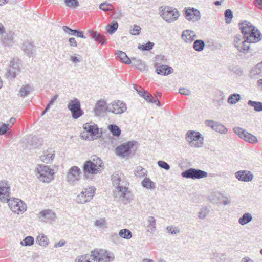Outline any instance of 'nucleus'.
Listing matches in <instances>:
<instances>
[{
	"instance_id": "f257e3e1",
	"label": "nucleus",
	"mask_w": 262,
	"mask_h": 262,
	"mask_svg": "<svg viewBox=\"0 0 262 262\" xmlns=\"http://www.w3.org/2000/svg\"><path fill=\"white\" fill-rule=\"evenodd\" d=\"M242 35H236L233 40L235 47L241 52L246 53L250 43H256L261 39L260 32L251 23L245 21L239 24Z\"/></svg>"
},
{
	"instance_id": "f03ea898",
	"label": "nucleus",
	"mask_w": 262,
	"mask_h": 262,
	"mask_svg": "<svg viewBox=\"0 0 262 262\" xmlns=\"http://www.w3.org/2000/svg\"><path fill=\"white\" fill-rule=\"evenodd\" d=\"M112 181L114 186L118 191L119 197L125 198L128 189V183L124 175L120 171L115 172L112 176Z\"/></svg>"
},
{
	"instance_id": "7ed1b4c3",
	"label": "nucleus",
	"mask_w": 262,
	"mask_h": 262,
	"mask_svg": "<svg viewBox=\"0 0 262 262\" xmlns=\"http://www.w3.org/2000/svg\"><path fill=\"white\" fill-rule=\"evenodd\" d=\"M102 161L97 156H94L92 160L86 161L83 166L84 173L90 174H96L101 171Z\"/></svg>"
},
{
	"instance_id": "20e7f679",
	"label": "nucleus",
	"mask_w": 262,
	"mask_h": 262,
	"mask_svg": "<svg viewBox=\"0 0 262 262\" xmlns=\"http://www.w3.org/2000/svg\"><path fill=\"white\" fill-rule=\"evenodd\" d=\"M159 14L166 22L171 23L176 21L180 14L178 10L168 6H162L159 9Z\"/></svg>"
},
{
	"instance_id": "39448f33",
	"label": "nucleus",
	"mask_w": 262,
	"mask_h": 262,
	"mask_svg": "<svg viewBox=\"0 0 262 262\" xmlns=\"http://www.w3.org/2000/svg\"><path fill=\"white\" fill-rule=\"evenodd\" d=\"M37 178L42 182L49 183L54 179V170L45 165H39L36 168Z\"/></svg>"
},
{
	"instance_id": "423d86ee",
	"label": "nucleus",
	"mask_w": 262,
	"mask_h": 262,
	"mask_svg": "<svg viewBox=\"0 0 262 262\" xmlns=\"http://www.w3.org/2000/svg\"><path fill=\"white\" fill-rule=\"evenodd\" d=\"M181 176L185 178L195 180L206 178L208 174L204 170L191 168L182 172Z\"/></svg>"
},
{
	"instance_id": "0eeeda50",
	"label": "nucleus",
	"mask_w": 262,
	"mask_h": 262,
	"mask_svg": "<svg viewBox=\"0 0 262 262\" xmlns=\"http://www.w3.org/2000/svg\"><path fill=\"white\" fill-rule=\"evenodd\" d=\"M67 107L71 111L72 116L74 119L78 118L83 114V111L81 108L80 101L76 98L69 102Z\"/></svg>"
},
{
	"instance_id": "6e6552de",
	"label": "nucleus",
	"mask_w": 262,
	"mask_h": 262,
	"mask_svg": "<svg viewBox=\"0 0 262 262\" xmlns=\"http://www.w3.org/2000/svg\"><path fill=\"white\" fill-rule=\"evenodd\" d=\"M80 169L76 166H72L68 171L66 181L70 185H74L80 180Z\"/></svg>"
},
{
	"instance_id": "1a4fd4ad",
	"label": "nucleus",
	"mask_w": 262,
	"mask_h": 262,
	"mask_svg": "<svg viewBox=\"0 0 262 262\" xmlns=\"http://www.w3.org/2000/svg\"><path fill=\"white\" fill-rule=\"evenodd\" d=\"M127 110L126 105L120 100L114 101L107 105V112L115 114H121Z\"/></svg>"
},
{
	"instance_id": "9d476101",
	"label": "nucleus",
	"mask_w": 262,
	"mask_h": 262,
	"mask_svg": "<svg viewBox=\"0 0 262 262\" xmlns=\"http://www.w3.org/2000/svg\"><path fill=\"white\" fill-rule=\"evenodd\" d=\"M21 65L20 60L18 59H13L10 62L9 67L7 69L6 76L11 79L14 78L16 74L20 72Z\"/></svg>"
},
{
	"instance_id": "9b49d317",
	"label": "nucleus",
	"mask_w": 262,
	"mask_h": 262,
	"mask_svg": "<svg viewBox=\"0 0 262 262\" xmlns=\"http://www.w3.org/2000/svg\"><path fill=\"white\" fill-rule=\"evenodd\" d=\"M208 199L211 203L219 205L221 204L226 205L229 202L228 196L217 191L212 192L209 195Z\"/></svg>"
},
{
	"instance_id": "f8f14e48",
	"label": "nucleus",
	"mask_w": 262,
	"mask_h": 262,
	"mask_svg": "<svg viewBox=\"0 0 262 262\" xmlns=\"http://www.w3.org/2000/svg\"><path fill=\"white\" fill-rule=\"evenodd\" d=\"M185 18L190 21L195 22L201 18V13L197 9L193 7L185 8L184 10Z\"/></svg>"
},
{
	"instance_id": "ddd939ff",
	"label": "nucleus",
	"mask_w": 262,
	"mask_h": 262,
	"mask_svg": "<svg viewBox=\"0 0 262 262\" xmlns=\"http://www.w3.org/2000/svg\"><path fill=\"white\" fill-rule=\"evenodd\" d=\"M134 145L133 142L129 141L127 143L122 144L116 148V153L120 157L125 158L130 154V150Z\"/></svg>"
},
{
	"instance_id": "4468645a",
	"label": "nucleus",
	"mask_w": 262,
	"mask_h": 262,
	"mask_svg": "<svg viewBox=\"0 0 262 262\" xmlns=\"http://www.w3.org/2000/svg\"><path fill=\"white\" fill-rule=\"evenodd\" d=\"M37 216L41 222L45 223H52L56 219V214L51 209L42 210L37 215Z\"/></svg>"
},
{
	"instance_id": "2eb2a0df",
	"label": "nucleus",
	"mask_w": 262,
	"mask_h": 262,
	"mask_svg": "<svg viewBox=\"0 0 262 262\" xmlns=\"http://www.w3.org/2000/svg\"><path fill=\"white\" fill-rule=\"evenodd\" d=\"M94 252L96 254L99 262H110L114 259V255L112 253H109L104 250L95 249L94 250Z\"/></svg>"
},
{
	"instance_id": "dca6fc26",
	"label": "nucleus",
	"mask_w": 262,
	"mask_h": 262,
	"mask_svg": "<svg viewBox=\"0 0 262 262\" xmlns=\"http://www.w3.org/2000/svg\"><path fill=\"white\" fill-rule=\"evenodd\" d=\"M201 138V134L199 132L189 130L187 133L186 139L192 146L199 147L198 143L195 142L199 141Z\"/></svg>"
},
{
	"instance_id": "f3484780",
	"label": "nucleus",
	"mask_w": 262,
	"mask_h": 262,
	"mask_svg": "<svg viewBox=\"0 0 262 262\" xmlns=\"http://www.w3.org/2000/svg\"><path fill=\"white\" fill-rule=\"evenodd\" d=\"M235 177L241 181L248 182H251L254 178L252 173L248 170H239L237 171L235 174Z\"/></svg>"
},
{
	"instance_id": "a211bd4d",
	"label": "nucleus",
	"mask_w": 262,
	"mask_h": 262,
	"mask_svg": "<svg viewBox=\"0 0 262 262\" xmlns=\"http://www.w3.org/2000/svg\"><path fill=\"white\" fill-rule=\"evenodd\" d=\"M107 112V105L105 101L99 100L95 104L94 112L96 116H100L103 113Z\"/></svg>"
},
{
	"instance_id": "6ab92c4d",
	"label": "nucleus",
	"mask_w": 262,
	"mask_h": 262,
	"mask_svg": "<svg viewBox=\"0 0 262 262\" xmlns=\"http://www.w3.org/2000/svg\"><path fill=\"white\" fill-rule=\"evenodd\" d=\"M88 32L90 36L95 41L98 42L101 45L106 43V39L103 35L93 30H89Z\"/></svg>"
},
{
	"instance_id": "aec40b11",
	"label": "nucleus",
	"mask_w": 262,
	"mask_h": 262,
	"mask_svg": "<svg viewBox=\"0 0 262 262\" xmlns=\"http://www.w3.org/2000/svg\"><path fill=\"white\" fill-rule=\"evenodd\" d=\"M196 37L195 32L190 30H184L182 35V38L186 42L191 43Z\"/></svg>"
},
{
	"instance_id": "412c9836",
	"label": "nucleus",
	"mask_w": 262,
	"mask_h": 262,
	"mask_svg": "<svg viewBox=\"0 0 262 262\" xmlns=\"http://www.w3.org/2000/svg\"><path fill=\"white\" fill-rule=\"evenodd\" d=\"M156 71L158 74L167 75L172 72L173 69L171 67L166 65H161L157 67Z\"/></svg>"
},
{
	"instance_id": "4be33fe9",
	"label": "nucleus",
	"mask_w": 262,
	"mask_h": 262,
	"mask_svg": "<svg viewBox=\"0 0 262 262\" xmlns=\"http://www.w3.org/2000/svg\"><path fill=\"white\" fill-rule=\"evenodd\" d=\"M34 47V45L32 43L26 42L23 44V49L27 56L32 57L35 53V50Z\"/></svg>"
},
{
	"instance_id": "5701e85b",
	"label": "nucleus",
	"mask_w": 262,
	"mask_h": 262,
	"mask_svg": "<svg viewBox=\"0 0 262 262\" xmlns=\"http://www.w3.org/2000/svg\"><path fill=\"white\" fill-rule=\"evenodd\" d=\"M54 151L52 149H49L41 156L40 159L42 161L48 163L54 159Z\"/></svg>"
},
{
	"instance_id": "b1692460",
	"label": "nucleus",
	"mask_w": 262,
	"mask_h": 262,
	"mask_svg": "<svg viewBox=\"0 0 262 262\" xmlns=\"http://www.w3.org/2000/svg\"><path fill=\"white\" fill-rule=\"evenodd\" d=\"M83 129L92 136H96L98 134L99 129L96 125H90L86 123L83 126Z\"/></svg>"
},
{
	"instance_id": "393cba45",
	"label": "nucleus",
	"mask_w": 262,
	"mask_h": 262,
	"mask_svg": "<svg viewBox=\"0 0 262 262\" xmlns=\"http://www.w3.org/2000/svg\"><path fill=\"white\" fill-rule=\"evenodd\" d=\"M252 220V214L249 212H245L239 218L238 223L241 225L244 226L250 223Z\"/></svg>"
},
{
	"instance_id": "a878e982",
	"label": "nucleus",
	"mask_w": 262,
	"mask_h": 262,
	"mask_svg": "<svg viewBox=\"0 0 262 262\" xmlns=\"http://www.w3.org/2000/svg\"><path fill=\"white\" fill-rule=\"evenodd\" d=\"M36 242L41 246L46 247L48 245L49 241L47 236L41 234L37 237Z\"/></svg>"
},
{
	"instance_id": "bb28decb",
	"label": "nucleus",
	"mask_w": 262,
	"mask_h": 262,
	"mask_svg": "<svg viewBox=\"0 0 262 262\" xmlns=\"http://www.w3.org/2000/svg\"><path fill=\"white\" fill-rule=\"evenodd\" d=\"M116 55L119 58L122 62L127 64H129L131 63L130 59L127 56L125 52L121 51H117Z\"/></svg>"
},
{
	"instance_id": "cd10ccee",
	"label": "nucleus",
	"mask_w": 262,
	"mask_h": 262,
	"mask_svg": "<svg viewBox=\"0 0 262 262\" xmlns=\"http://www.w3.org/2000/svg\"><path fill=\"white\" fill-rule=\"evenodd\" d=\"M147 231L151 233L156 230V220L153 216H149L147 219Z\"/></svg>"
},
{
	"instance_id": "c85d7f7f",
	"label": "nucleus",
	"mask_w": 262,
	"mask_h": 262,
	"mask_svg": "<svg viewBox=\"0 0 262 262\" xmlns=\"http://www.w3.org/2000/svg\"><path fill=\"white\" fill-rule=\"evenodd\" d=\"M143 97L146 101L156 103L158 106L160 105V102L159 100H154V98L147 91H143V93L141 96Z\"/></svg>"
},
{
	"instance_id": "c756f323",
	"label": "nucleus",
	"mask_w": 262,
	"mask_h": 262,
	"mask_svg": "<svg viewBox=\"0 0 262 262\" xmlns=\"http://www.w3.org/2000/svg\"><path fill=\"white\" fill-rule=\"evenodd\" d=\"M31 90V87L29 84L23 85L19 91V96L24 97L27 96Z\"/></svg>"
},
{
	"instance_id": "7c9ffc66",
	"label": "nucleus",
	"mask_w": 262,
	"mask_h": 262,
	"mask_svg": "<svg viewBox=\"0 0 262 262\" xmlns=\"http://www.w3.org/2000/svg\"><path fill=\"white\" fill-rule=\"evenodd\" d=\"M132 64L133 66L136 67L141 71H144L145 70V64L141 60L138 59L136 58H133Z\"/></svg>"
},
{
	"instance_id": "2f4dec72",
	"label": "nucleus",
	"mask_w": 262,
	"mask_h": 262,
	"mask_svg": "<svg viewBox=\"0 0 262 262\" xmlns=\"http://www.w3.org/2000/svg\"><path fill=\"white\" fill-rule=\"evenodd\" d=\"M143 187L149 189H153L155 188V183L149 178H145L142 182Z\"/></svg>"
},
{
	"instance_id": "473e14b6",
	"label": "nucleus",
	"mask_w": 262,
	"mask_h": 262,
	"mask_svg": "<svg viewBox=\"0 0 262 262\" xmlns=\"http://www.w3.org/2000/svg\"><path fill=\"white\" fill-rule=\"evenodd\" d=\"M118 28V23L116 21H114L112 22L111 24H110L109 25H108L106 26V29L107 32L110 34L112 35L116 32V31L117 30Z\"/></svg>"
},
{
	"instance_id": "72a5a7b5",
	"label": "nucleus",
	"mask_w": 262,
	"mask_h": 262,
	"mask_svg": "<svg viewBox=\"0 0 262 262\" xmlns=\"http://www.w3.org/2000/svg\"><path fill=\"white\" fill-rule=\"evenodd\" d=\"M248 104L249 106L254 107V110L255 111H262V103L260 102L249 100L248 101Z\"/></svg>"
},
{
	"instance_id": "f704fd0d",
	"label": "nucleus",
	"mask_w": 262,
	"mask_h": 262,
	"mask_svg": "<svg viewBox=\"0 0 262 262\" xmlns=\"http://www.w3.org/2000/svg\"><path fill=\"white\" fill-rule=\"evenodd\" d=\"M84 257L85 262H99L96 254L94 252V250L91 252L90 254L84 255Z\"/></svg>"
},
{
	"instance_id": "c9c22d12",
	"label": "nucleus",
	"mask_w": 262,
	"mask_h": 262,
	"mask_svg": "<svg viewBox=\"0 0 262 262\" xmlns=\"http://www.w3.org/2000/svg\"><path fill=\"white\" fill-rule=\"evenodd\" d=\"M205 47V42L202 40H195L193 45L194 49L196 51H202L204 50Z\"/></svg>"
},
{
	"instance_id": "e433bc0d",
	"label": "nucleus",
	"mask_w": 262,
	"mask_h": 262,
	"mask_svg": "<svg viewBox=\"0 0 262 262\" xmlns=\"http://www.w3.org/2000/svg\"><path fill=\"white\" fill-rule=\"evenodd\" d=\"M108 128L114 136L118 137L121 134V129L116 125H115V124L109 125L108 126Z\"/></svg>"
},
{
	"instance_id": "4c0bfd02",
	"label": "nucleus",
	"mask_w": 262,
	"mask_h": 262,
	"mask_svg": "<svg viewBox=\"0 0 262 262\" xmlns=\"http://www.w3.org/2000/svg\"><path fill=\"white\" fill-rule=\"evenodd\" d=\"M119 235L122 238L127 239H130L132 237L131 231L127 229H123L120 230Z\"/></svg>"
},
{
	"instance_id": "58836bf2",
	"label": "nucleus",
	"mask_w": 262,
	"mask_h": 262,
	"mask_svg": "<svg viewBox=\"0 0 262 262\" xmlns=\"http://www.w3.org/2000/svg\"><path fill=\"white\" fill-rule=\"evenodd\" d=\"M245 134H246L243 138V139L245 141L250 143H256L258 142L257 139L255 136L248 132L246 133Z\"/></svg>"
},
{
	"instance_id": "ea45409f",
	"label": "nucleus",
	"mask_w": 262,
	"mask_h": 262,
	"mask_svg": "<svg viewBox=\"0 0 262 262\" xmlns=\"http://www.w3.org/2000/svg\"><path fill=\"white\" fill-rule=\"evenodd\" d=\"M42 140L38 139L36 136H33L30 141V145L34 148L38 147L41 144Z\"/></svg>"
},
{
	"instance_id": "a19ab883",
	"label": "nucleus",
	"mask_w": 262,
	"mask_h": 262,
	"mask_svg": "<svg viewBox=\"0 0 262 262\" xmlns=\"http://www.w3.org/2000/svg\"><path fill=\"white\" fill-rule=\"evenodd\" d=\"M34 243V239L33 237L28 236H27L24 240L21 241L20 244L24 246H30L33 245Z\"/></svg>"
},
{
	"instance_id": "79ce46f5",
	"label": "nucleus",
	"mask_w": 262,
	"mask_h": 262,
	"mask_svg": "<svg viewBox=\"0 0 262 262\" xmlns=\"http://www.w3.org/2000/svg\"><path fill=\"white\" fill-rule=\"evenodd\" d=\"M95 189L94 187H90L85 190L84 191H82L86 196V198L90 201L94 196Z\"/></svg>"
},
{
	"instance_id": "37998d69",
	"label": "nucleus",
	"mask_w": 262,
	"mask_h": 262,
	"mask_svg": "<svg viewBox=\"0 0 262 262\" xmlns=\"http://www.w3.org/2000/svg\"><path fill=\"white\" fill-rule=\"evenodd\" d=\"M99 8L104 11H110L114 9V7L111 3L106 2L101 3L99 5Z\"/></svg>"
},
{
	"instance_id": "c03bdc74",
	"label": "nucleus",
	"mask_w": 262,
	"mask_h": 262,
	"mask_svg": "<svg viewBox=\"0 0 262 262\" xmlns=\"http://www.w3.org/2000/svg\"><path fill=\"white\" fill-rule=\"evenodd\" d=\"M154 45V43L150 41H148L145 44L139 45L138 49H141L143 51H150L152 49Z\"/></svg>"
},
{
	"instance_id": "a18cd8bd",
	"label": "nucleus",
	"mask_w": 262,
	"mask_h": 262,
	"mask_svg": "<svg viewBox=\"0 0 262 262\" xmlns=\"http://www.w3.org/2000/svg\"><path fill=\"white\" fill-rule=\"evenodd\" d=\"M11 127L12 125H10V124L3 123L0 124V135L6 134Z\"/></svg>"
},
{
	"instance_id": "49530a36",
	"label": "nucleus",
	"mask_w": 262,
	"mask_h": 262,
	"mask_svg": "<svg viewBox=\"0 0 262 262\" xmlns=\"http://www.w3.org/2000/svg\"><path fill=\"white\" fill-rule=\"evenodd\" d=\"M147 172V170L145 168L141 166H138L135 171V174L137 177H140L145 175Z\"/></svg>"
},
{
	"instance_id": "de8ad7c7",
	"label": "nucleus",
	"mask_w": 262,
	"mask_h": 262,
	"mask_svg": "<svg viewBox=\"0 0 262 262\" xmlns=\"http://www.w3.org/2000/svg\"><path fill=\"white\" fill-rule=\"evenodd\" d=\"M64 2L66 6L70 8H76L79 5L78 0H64Z\"/></svg>"
},
{
	"instance_id": "09e8293b",
	"label": "nucleus",
	"mask_w": 262,
	"mask_h": 262,
	"mask_svg": "<svg viewBox=\"0 0 262 262\" xmlns=\"http://www.w3.org/2000/svg\"><path fill=\"white\" fill-rule=\"evenodd\" d=\"M209 210L207 208H201L199 212L198 217L200 219H204L208 214Z\"/></svg>"
},
{
	"instance_id": "8fccbe9b",
	"label": "nucleus",
	"mask_w": 262,
	"mask_h": 262,
	"mask_svg": "<svg viewBox=\"0 0 262 262\" xmlns=\"http://www.w3.org/2000/svg\"><path fill=\"white\" fill-rule=\"evenodd\" d=\"M214 130L221 134L225 133L227 132V128H226L222 124H220L217 122H216V125H215Z\"/></svg>"
},
{
	"instance_id": "3c124183",
	"label": "nucleus",
	"mask_w": 262,
	"mask_h": 262,
	"mask_svg": "<svg viewBox=\"0 0 262 262\" xmlns=\"http://www.w3.org/2000/svg\"><path fill=\"white\" fill-rule=\"evenodd\" d=\"M58 97V95H55L51 99L49 103L47 104L46 108L45 109L44 111L43 112L42 115H44L46 112H48L49 109H50L51 106L54 103L55 101L57 100Z\"/></svg>"
},
{
	"instance_id": "603ef678",
	"label": "nucleus",
	"mask_w": 262,
	"mask_h": 262,
	"mask_svg": "<svg viewBox=\"0 0 262 262\" xmlns=\"http://www.w3.org/2000/svg\"><path fill=\"white\" fill-rule=\"evenodd\" d=\"M241 99V95L239 94H233L230 95V104H235Z\"/></svg>"
},
{
	"instance_id": "864d4df0",
	"label": "nucleus",
	"mask_w": 262,
	"mask_h": 262,
	"mask_svg": "<svg viewBox=\"0 0 262 262\" xmlns=\"http://www.w3.org/2000/svg\"><path fill=\"white\" fill-rule=\"evenodd\" d=\"M233 130L234 132L242 139H243L246 134L245 133H247L245 130L240 127H235L233 128Z\"/></svg>"
},
{
	"instance_id": "5fc2aeb1",
	"label": "nucleus",
	"mask_w": 262,
	"mask_h": 262,
	"mask_svg": "<svg viewBox=\"0 0 262 262\" xmlns=\"http://www.w3.org/2000/svg\"><path fill=\"white\" fill-rule=\"evenodd\" d=\"M77 202L78 203L84 204L88 201H89L86 198V196L84 194V193L81 192L80 194L77 196Z\"/></svg>"
},
{
	"instance_id": "6e6d98bb",
	"label": "nucleus",
	"mask_w": 262,
	"mask_h": 262,
	"mask_svg": "<svg viewBox=\"0 0 262 262\" xmlns=\"http://www.w3.org/2000/svg\"><path fill=\"white\" fill-rule=\"evenodd\" d=\"M158 165L160 167L166 170H168L170 168L169 165L164 161H159L158 162Z\"/></svg>"
},
{
	"instance_id": "4d7b16f0",
	"label": "nucleus",
	"mask_w": 262,
	"mask_h": 262,
	"mask_svg": "<svg viewBox=\"0 0 262 262\" xmlns=\"http://www.w3.org/2000/svg\"><path fill=\"white\" fill-rule=\"evenodd\" d=\"M166 229L168 232L170 233L171 234H176L177 233H180V229L171 226H168Z\"/></svg>"
},
{
	"instance_id": "13d9d810",
	"label": "nucleus",
	"mask_w": 262,
	"mask_h": 262,
	"mask_svg": "<svg viewBox=\"0 0 262 262\" xmlns=\"http://www.w3.org/2000/svg\"><path fill=\"white\" fill-rule=\"evenodd\" d=\"M62 29L64 31L65 33L68 34L69 35H74L75 32H76V29H74V30L70 28H69V27L66 26H63L62 27Z\"/></svg>"
},
{
	"instance_id": "bf43d9fd",
	"label": "nucleus",
	"mask_w": 262,
	"mask_h": 262,
	"mask_svg": "<svg viewBox=\"0 0 262 262\" xmlns=\"http://www.w3.org/2000/svg\"><path fill=\"white\" fill-rule=\"evenodd\" d=\"M141 28L137 25H134L132 30H130V33L133 35H138L140 34Z\"/></svg>"
},
{
	"instance_id": "052dcab7",
	"label": "nucleus",
	"mask_w": 262,
	"mask_h": 262,
	"mask_svg": "<svg viewBox=\"0 0 262 262\" xmlns=\"http://www.w3.org/2000/svg\"><path fill=\"white\" fill-rule=\"evenodd\" d=\"M179 93L184 95H190V91L185 88H181L179 89Z\"/></svg>"
},
{
	"instance_id": "680f3d73",
	"label": "nucleus",
	"mask_w": 262,
	"mask_h": 262,
	"mask_svg": "<svg viewBox=\"0 0 262 262\" xmlns=\"http://www.w3.org/2000/svg\"><path fill=\"white\" fill-rule=\"evenodd\" d=\"M216 123V122L210 120H207L205 121V124L207 126L210 127L213 130L214 129Z\"/></svg>"
},
{
	"instance_id": "e2e57ef3",
	"label": "nucleus",
	"mask_w": 262,
	"mask_h": 262,
	"mask_svg": "<svg viewBox=\"0 0 262 262\" xmlns=\"http://www.w3.org/2000/svg\"><path fill=\"white\" fill-rule=\"evenodd\" d=\"M105 221L104 219L97 220L96 221V222L95 223V225L96 226H98L99 227H102L105 226Z\"/></svg>"
},
{
	"instance_id": "0e129e2a",
	"label": "nucleus",
	"mask_w": 262,
	"mask_h": 262,
	"mask_svg": "<svg viewBox=\"0 0 262 262\" xmlns=\"http://www.w3.org/2000/svg\"><path fill=\"white\" fill-rule=\"evenodd\" d=\"M74 36H75L76 37H80V38H86L85 36L84 35V34H83V31H80V30H76V32H75V33L74 34Z\"/></svg>"
},
{
	"instance_id": "69168bd1",
	"label": "nucleus",
	"mask_w": 262,
	"mask_h": 262,
	"mask_svg": "<svg viewBox=\"0 0 262 262\" xmlns=\"http://www.w3.org/2000/svg\"><path fill=\"white\" fill-rule=\"evenodd\" d=\"M69 42L71 47H76L77 43L76 39L74 37H71L69 39Z\"/></svg>"
},
{
	"instance_id": "338daca9",
	"label": "nucleus",
	"mask_w": 262,
	"mask_h": 262,
	"mask_svg": "<svg viewBox=\"0 0 262 262\" xmlns=\"http://www.w3.org/2000/svg\"><path fill=\"white\" fill-rule=\"evenodd\" d=\"M134 89L137 91V93L140 95L142 96L143 92L142 91V88L136 84H134Z\"/></svg>"
},
{
	"instance_id": "774afa93",
	"label": "nucleus",
	"mask_w": 262,
	"mask_h": 262,
	"mask_svg": "<svg viewBox=\"0 0 262 262\" xmlns=\"http://www.w3.org/2000/svg\"><path fill=\"white\" fill-rule=\"evenodd\" d=\"M78 56L79 57L74 56H71V60L75 63L80 62L81 61V57L80 55H78Z\"/></svg>"
}]
</instances>
